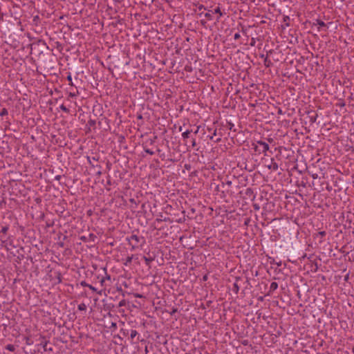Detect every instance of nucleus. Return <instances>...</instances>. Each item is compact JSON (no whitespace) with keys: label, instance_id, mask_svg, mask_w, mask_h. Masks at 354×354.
Returning <instances> with one entry per match:
<instances>
[{"label":"nucleus","instance_id":"f257e3e1","mask_svg":"<svg viewBox=\"0 0 354 354\" xmlns=\"http://www.w3.org/2000/svg\"><path fill=\"white\" fill-rule=\"evenodd\" d=\"M129 243L131 245V250H134L136 248L142 246L145 243V240L143 236H139L137 234H131L129 237L127 238Z\"/></svg>","mask_w":354,"mask_h":354},{"label":"nucleus","instance_id":"f03ea898","mask_svg":"<svg viewBox=\"0 0 354 354\" xmlns=\"http://www.w3.org/2000/svg\"><path fill=\"white\" fill-rule=\"evenodd\" d=\"M103 272L104 273L105 276L102 275L101 277H97V279H100V283L101 286H109L111 284V277L109 274L106 273V269L103 268L102 269Z\"/></svg>","mask_w":354,"mask_h":354},{"label":"nucleus","instance_id":"7ed1b4c3","mask_svg":"<svg viewBox=\"0 0 354 354\" xmlns=\"http://www.w3.org/2000/svg\"><path fill=\"white\" fill-rule=\"evenodd\" d=\"M132 343H136L139 341L140 335L137 330L131 328L130 331L129 337L128 338Z\"/></svg>","mask_w":354,"mask_h":354},{"label":"nucleus","instance_id":"20e7f679","mask_svg":"<svg viewBox=\"0 0 354 354\" xmlns=\"http://www.w3.org/2000/svg\"><path fill=\"white\" fill-rule=\"evenodd\" d=\"M244 194H245L244 198L250 199L252 201H254L255 194H254V191L252 188H250V187L247 188L244 192Z\"/></svg>","mask_w":354,"mask_h":354},{"label":"nucleus","instance_id":"39448f33","mask_svg":"<svg viewBox=\"0 0 354 354\" xmlns=\"http://www.w3.org/2000/svg\"><path fill=\"white\" fill-rule=\"evenodd\" d=\"M257 144L259 145V147L261 149V151L266 156V152L269 150V145L264 141L258 140L257 141Z\"/></svg>","mask_w":354,"mask_h":354},{"label":"nucleus","instance_id":"423d86ee","mask_svg":"<svg viewBox=\"0 0 354 354\" xmlns=\"http://www.w3.org/2000/svg\"><path fill=\"white\" fill-rule=\"evenodd\" d=\"M131 328H130L127 326H124V327H122L120 331V337H128L129 338Z\"/></svg>","mask_w":354,"mask_h":354},{"label":"nucleus","instance_id":"0eeeda50","mask_svg":"<svg viewBox=\"0 0 354 354\" xmlns=\"http://www.w3.org/2000/svg\"><path fill=\"white\" fill-rule=\"evenodd\" d=\"M97 236L94 234H89L88 236H82L80 237V240H82L84 242L87 241H93L94 242Z\"/></svg>","mask_w":354,"mask_h":354},{"label":"nucleus","instance_id":"6e6552de","mask_svg":"<svg viewBox=\"0 0 354 354\" xmlns=\"http://www.w3.org/2000/svg\"><path fill=\"white\" fill-rule=\"evenodd\" d=\"M241 281L240 277H236L235 282L233 284V286L232 288V290L235 293L237 294L239 291V281Z\"/></svg>","mask_w":354,"mask_h":354},{"label":"nucleus","instance_id":"1a4fd4ad","mask_svg":"<svg viewBox=\"0 0 354 354\" xmlns=\"http://www.w3.org/2000/svg\"><path fill=\"white\" fill-rule=\"evenodd\" d=\"M272 53V50H269L268 53H267V55L264 58V60H263V64H264V66L266 67V68H269L270 66H272V62L270 61V59H268V54L269 53Z\"/></svg>","mask_w":354,"mask_h":354},{"label":"nucleus","instance_id":"9d476101","mask_svg":"<svg viewBox=\"0 0 354 354\" xmlns=\"http://www.w3.org/2000/svg\"><path fill=\"white\" fill-rule=\"evenodd\" d=\"M42 348H43V351L45 352V351H52V344L50 343H48V342H41L40 345H39Z\"/></svg>","mask_w":354,"mask_h":354},{"label":"nucleus","instance_id":"9b49d317","mask_svg":"<svg viewBox=\"0 0 354 354\" xmlns=\"http://www.w3.org/2000/svg\"><path fill=\"white\" fill-rule=\"evenodd\" d=\"M67 239V236L60 234L58 237L59 241L57 242V245L61 248H64L65 246L64 241Z\"/></svg>","mask_w":354,"mask_h":354},{"label":"nucleus","instance_id":"f8f14e48","mask_svg":"<svg viewBox=\"0 0 354 354\" xmlns=\"http://www.w3.org/2000/svg\"><path fill=\"white\" fill-rule=\"evenodd\" d=\"M308 114L309 115L310 122H315L317 118V113L314 111H310L308 112Z\"/></svg>","mask_w":354,"mask_h":354},{"label":"nucleus","instance_id":"ddd939ff","mask_svg":"<svg viewBox=\"0 0 354 354\" xmlns=\"http://www.w3.org/2000/svg\"><path fill=\"white\" fill-rule=\"evenodd\" d=\"M216 129H214L213 133L211 136H209V139L214 142H219L221 140V137L216 138Z\"/></svg>","mask_w":354,"mask_h":354},{"label":"nucleus","instance_id":"4468645a","mask_svg":"<svg viewBox=\"0 0 354 354\" xmlns=\"http://www.w3.org/2000/svg\"><path fill=\"white\" fill-rule=\"evenodd\" d=\"M278 288V283L277 282H272L270 286L269 292H268L267 295H270L272 294V292L276 290Z\"/></svg>","mask_w":354,"mask_h":354},{"label":"nucleus","instance_id":"2eb2a0df","mask_svg":"<svg viewBox=\"0 0 354 354\" xmlns=\"http://www.w3.org/2000/svg\"><path fill=\"white\" fill-rule=\"evenodd\" d=\"M270 169L277 171L279 168L278 164L274 160L273 158L271 160V164L268 166Z\"/></svg>","mask_w":354,"mask_h":354},{"label":"nucleus","instance_id":"dca6fc26","mask_svg":"<svg viewBox=\"0 0 354 354\" xmlns=\"http://www.w3.org/2000/svg\"><path fill=\"white\" fill-rule=\"evenodd\" d=\"M214 13L218 15V16L216 19V21L217 22H218L219 20H220L221 17H222L223 15V13L221 12V8H220L219 6H218L217 8H216L214 9Z\"/></svg>","mask_w":354,"mask_h":354},{"label":"nucleus","instance_id":"f3484780","mask_svg":"<svg viewBox=\"0 0 354 354\" xmlns=\"http://www.w3.org/2000/svg\"><path fill=\"white\" fill-rule=\"evenodd\" d=\"M143 259L145 260V264L148 266V267H151V263L154 261V257H145L144 256L143 257Z\"/></svg>","mask_w":354,"mask_h":354},{"label":"nucleus","instance_id":"a211bd4d","mask_svg":"<svg viewBox=\"0 0 354 354\" xmlns=\"http://www.w3.org/2000/svg\"><path fill=\"white\" fill-rule=\"evenodd\" d=\"M315 24L319 26V28H318L319 30H320V28H323V27L328 28L327 25L321 19H316Z\"/></svg>","mask_w":354,"mask_h":354},{"label":"nucleus","instance_id":"6ab92c4d","mask_svg":"<svg viewBox=\"0 0 354 354\" xmlns=\"http://www.w3.org/2000/svg\"><path fill=\"white\" fill-rule=\"evenodd\" d=\"M162 221H169V222H171L170 218L169 217H165L164 218H157L156 220H155V222L154 223L155 224H159Z\"/></svg>","mask_w":354,"mask_h":354},{"label":"nucleus","instance_id":"aec40b11","mask_svg":"<svg viewBox=\"0 0 354 354\" xmlns=\"http://www.w3.org/2000/svg\"><path fill=\"white\" fill-rule=\"evenodd\" d=\"M192 130H187L186 131L182 133V137L184 140L189 138L190 137V134L192 133Z\"/></svg>","mask_w":354,"mask_h":354},{"label":"nucleus","instance_id":"412c9836","mask_svg":"<svg viewBox=\"0 0 354 354\" xmlns=\"http://www.w3.org/2000/svg\"><path fill=\"white\" fill-rule=\"evenodd\" d=\"M290 17L288 16H284L283 19V22L285 24V26L288 27L290 26Z\"/></svg>","mask_w":354,"mask_h":354},{"label":"nucleus","instance_id":"4be33fe9","mask_svg":"<svg viewBox=\"0 0 354 354\" xmlns=\"http://www.w3.org/2000/svg\"><path fill=\"white\" fill-rule=\"evenodd\" d=\"M40 44H42L44 46H46V42L44 40L39 39V40H37V42H34L33 44H32L31 46H35V45L39 46Z\"/></svg>","mask_w":354,"mask_h":354},{"label":"nucleus","instance_id":"5701e85b","mask_svg":"<svg viewBox=\"0 0 354 354\" xmlns=\"http://www.w3.org/2000/svg\"><path fill=\"white\" fill-rule=\"evenodd\" d=\"M252 145L254 146L253 149L254 150L255 152H257L259 153H261L262 151H261V149L259 147V145H254V144H252Z\"/></svg>","mask_w":354,"mask_h":354},{"label":"nucleus","instance_id":"b1692460","mask_svg":"<svg viewBox=\"0 0 354 354\" xmlns=\"http://www.w3.org/2000/svg\"><path fill=\"white\" fill-rule=\"evenodd\" d=\"M6 348L10 352H14L15 350V346L12 344H8L6 346Z\"/></svg>","mask_w":354,"mask_h":354},{"label":"nucleus","instance_id":"393cba45","mask_svg":"<svg viewBox=\"0 0 354 354\" xmlns=\"http://www.w3.org/2000/svg\"><path fill=\"white\" fill-rule=\"evenodd\" d=\"M210 12H211L210 10H208V12H206V13H205V14H204L205 17L207 19H208V20H212V19H213V16H212V15L210 13Z\"/></svg>","mask_w":354,"mask_h":354},{"label":"nucleus","instance_id":"a878e982","mask_svg":"<svg viewBox=\"0 0 354 354\" xmlns=\"http://www.w3.org/2000/svg\"><path fill=\"white\" fill-rule=\"evenodd\" d=\"M132 259H133V255H131L130 257H127V258L125 260V262L124 263V265L128 266L129 264H130L132 262Z\"/></svg>","mask_w":354,"mask_h":354},{"label":"nucleus","instance_id":"bb28decb","mask_svg":"<svg viewBox=\"0 0 354 354\" xmlns=\"http://www.w3.org/2000/svg\"><path fill=\"white\" fill-rule=\"evenodd\" d=\"M78 310H86V306L85 305V304L84 303H82L78 305Z\"/></svg>","mask_w":354,"mask_h":354},{"label":"nucleus","instance_id":"cd10ccee","mask_svg":"<svg viewBox=\"0 0 354 354\" xmlns=\"http://www.w3.org/2000/svg\"><path fill=\"white\" fill-rule=\"evenodd\" d=\"M66 79H67V80H68V84H69L70 86H73V82H72V77H71V73H68V76H67Z\"/></svg>","mask_w":354,"mask_h":354},{"label":"nucleus","instance_id":"c85d7f7f","mask_svg":"<svg viewBox=\"0 0 354 354\" xmlns=\"http://www.w3.org/2000/svg\"><path fill=\"white\" fill-rule=\"evenodd\" d=\"M59 108L61 110H62L64 112L66 113H68L70 111L69 109L64 104H62Z\"/></svg>","mask_w":354,"mask_h":354},{"label":"nucleus","instance_id":"c756f323","mask_svg":"<svg viewBox=\"0 0 354 354\" xmlns=\"http://www.w3.org/2000/svg\"><path fill=\"white\" fill-rule=\"evenodd\" d=\"M95 124H96V122L95 120L90 119L88 121V124L89 125V127H94L95 126Z\"/></svg>","mask_w":354,"mask_h":354},{"label":"nucleus","instance_id":"7c9ffc66","mask_svg":"<svg viewBox=\"0 0 354 354\" xmlns=\"http://www.w3.org/2000/svg\"><path fill=\"white\" fill-rule=\"evenodd\" d=\"M8 113V110L6 108H3L0 112V116L7 115Z\"/></svg>","mask_w":354,"mask_h":354},{"label":"nucleus","instance_id":"2f4dec72","mask_svg":"<svg viewBox=\"0 0 354 354\" xmlns=\"http://www.w3.org/2000/svg\"><path fill=\"white\" fill-rule=\"evenodd\" d=\"M9 227L8 225H6V226H3L2 227L0 232L3 233V234H6L8 230Z\"/></svg>","mask_w":354,"mask_h":354},{"label":"nucleus","instance_id":"473e14b6","mask_svg":"<svg viewBox=\"0 0 354 354\" xmlns=\"http://www.w3.org/2000/svg\"><path fill=\"white\" fill-rule=\"evenodd\" d=\"M326 232L325 231H320L317 234V236H319L321 238H323L326 236Z\"/></svg>","mask_w":354,"mask_h":354},{"label":"nucleus","instance_id":"72a5a7b5","mask_svg":"<svg viewBox=\"0 0 354 354\" xmlns=\"http://www.w3.org/2000/svg\"><path fill=\"white\" fill-rule=\"evenodd\" d=\"M336 105L340 107H344L346 105V104L344 100H341L339 102H338Z\"/></svg>","mask_w":354,"mask_h":354},{"label":"nucleus","instance_id":"f704fd0d","mask_svg":"<svg viewBox=\"0 0 354 354\" xmlns=\"http://www.w3.org/2000/svg\"><path fill=\"white\" fill-rule=\"evenodd\" d=\"M144 150H145V151L147 153H148L149 155H153L154 154V152L153 151H151V149H147V148L144 147Z\"/></svg>","mask_w":354,"mask_h":354},{"label":"nucleus","instance_id":"c9c22d12","mask_svg":"<svg viewBox=\"0 0 354 354\" xmlns=\"http://www.w3.org/2000/svg\"><path fill=\"white\" fill-rule=\"evenodd\" d=\"M158 138L157 136H154L153 138L149 139V143L150 145H153V143L156 142V139Z\"/></svg>","mask_w":354,"mask_h":354},{"label":"nucleus","instance_id":"e433bc0d","mask_svg":"<svg viewBox=\"0 0 354 354\" xmlns=\"http://www.w3.org/2000/svg\"><path fill=\"white\" fill-rule=\"evenodd\" d=\"M234 127V124L231 122H227V128L230 130H232V128Z\"/></svg>","mask_w":354,"mask_h":354},{"label":"nucleus","instance_id":"4c0bfd02","mask_svg":"<svg viewBox=\"0 0 354 354\" xmlns=\"http://www.w3.org/2000/svg\"><path fill=\"white\" fill-rule=\"evenodd\" d=\"M57 280H58V283H61L62 282V274L60 272H57Z\"/></svg>","mask_w":354,"mask_h":354},{"label":"nucleus","instance_id":"58836bf2","mask_svg":"<svg viewBox=\"0 0 354 354\" xmlns=\"http://www.w3.org/2000/svg\"><path fill=\"white\" fill-rule=\"evenodd\" d=\"M126 304H127L126 300H125V299H122V300H121V301L119 302V305H118V306H119L120 307L124 306L126 305Z\"/></svg>","mask_w":354,"mask_h":354},{"label":"nucleus","instance_id":"ea45409f","mask_svg":"<svg viewBox=\"0 0 354 354\" xmlns=\"http://www.w3.org/2000/svg\"><path fill=\"white\" fill-rule=\"evenodd\" d=\"M198 11H202L203 10H207V8L203 5L200 4L198 6Z\"/></svg>","mask_w":354,"mask_h":354},{"label":"nucleus","instance_id":"a19ab883","mask_svg":"<svg viewBox=\"0 0 354 354\" xmlns=\"http://www.w3.org/2000/svg\"><path fill=\"white\" fill-rule=\"evenodd\" d=\"M185 216H184L183 218H180L179 219H178L176 221L178 223H184L185 221Z\"/></svg>","mask_w":354,"mask_h":354},{"label":"nucleus","instance_id":"79ce46f5","mask_svg":"<svg viewBox=\"0 0 354 354\" xmlns=\"http://www.w3.org/2000/svg\"><path fill=\"white\" fill-rule=\"evenodd\" d=\"M80 285L83 287H88L89 284L87 283L85 281H82L80 282Z\"/></svg>","mask_w":354,"mask_h":354},{"label":"nucleus","instance_id":"37998d69","mask_svg":"<svg viewBox=\"0 0 354 354\" xmlns=\"http://www.w3.org/2000/svg\"><path fill=\"white\" fill-rule=\"evenodd\" d=\"M178 311V309L176 308H173L171 311L169 313L171 315H174Z\"/></svg>","mask_w":354,"mask_h":354},{"label":"nucleus","instance_id":"c03bdc74","mask_svg":"<svg viewBox=\"0 0 354 354\" xmlns=\"http://www.w3.org/2000/svg\"><path fill=\"white\" fill-rule=\"evenodd\" d=\"M185 70L188 72H191L192 71V68L191 66H186L185 67Z\"/></svg>","mask_w":354,"mask_h":354},{"label":"nucleus","instance_id":"a18cd8bd","mask_svg":"<svg viewBox=\"0 0 354 354\" xmlns=\"http://www.w3.org/2000/svg\"><path fill=\"white\" fill-rule=\"evenodd\" d=\"M107 178H108V179H107V181H106V185H108V186H111V185H112V183H111V178H110V176H108Z\"/></svg>","mask_w":354,"mask_h":354},{"label":"nucleus","instance_id":"49530a36","mask_svg":"<svg viewBox=\"0 0 354 354\" xmlns=\"http://www.w3.org/2000/svg\"><path fill=\"white\" fill-rule=\"evenodd\" d=\"M240 37H241V35H240V34H239V32H236V33L234 35V39L235 40H238L239 39H240Z\"/></svg>","mask_w":354,"mask_h":354},{"label":"nucleus","instance_id":"de8ad7c7","mask_svg":"<svg viewBox=\"0 0 354 354\" xmlns=\"http://www.w3.org/2000/svg\"><path fill=\"white\" fill-rule=\"evenodd\" d=\"M88 288L93 292H97V288H95L94 286H93L92 285H90L88 286Z\"/></svg>","mask_w":354,"mask_h":354},{"label":"nucleus","instance_id":"09e8293b","mask_svg":"<svg viewBox=\"0 0 354 354\" xmlns=\"http://www.w3.org/2000/svg\"><path fill=\"white\" fill-rule=\"evenodd\" d=\"M192 146L193 148H194L196 146V142L195 138H192Z\"/></svg>","mask_w":354,"mask_h":354},{"label":"nucleus","instance_id":"8fccbe9b","mask_svg":"<svg viewBox=\"0 0 354 354\" xmlns=\"http://www.w3.org/2000/svg\"><path fill=\"white\" fill-rule=\"evenodd\" d=\"M253 207H254V209L255 210H259L260 209L259 205L258 204H256V203L253 204Z\"/></svg>","mask_w":354,"mask_h":354},{"label":"nucleus","instance_id":"3c124183","mask_svg":"<svg viewBox=\"0 0 354 354\" xmlns=\"http://www.w3.org/2000/svg\"><path fill=\"white\" fill-rule=\"evenodd\" d=\"M201 24L204 26V27H206V21L204 20V19H202L201 20Z\"/></svg>","mask_w":354,"mask_h":354},{"label":"nucleus","instance_id":"603ef678","mask_svg":"<svg viewBox=\"0 0 354 354\" xmlns=\"http://www.w3.org/2000/svg\"><path fill=\"white\" fill-rule=\"evenodd\" d=\"M311 176L313 179H317L318 178V175L317 174H313Z\"/></svg>","mask_w":354,"mask_h":354},{"label":"nucleus","instance_id":"864d4df0","mask_svg":"<svg viewBox=\"0 0 354 354\" xmlns=\"http://www.w3.org/2000/svg\"><path fill=\"white\" fill-rule=\"evenodd\" d=\"M137 118L138 120H143V117H142V115L141 114L138 115Z\"/></svg>","mask_w":354,"mask_h":354},{"label":"nucleus","instance_id":"5fc2aeb1","mask_svg":"<svg viewBox=\"0 0 354 354\" xmlns=\"http://www.w3.org/2000/svg\"><path fill=\"white\" fill-rule=\"evenodd\" d=\"M61 178V176L60 175H58V176H56L55 179L57 180H59Z\"/></svg>","mask_w":354,"mask_h":354},{"label":"nucleus","instance_id":"6e6d98bb","mask_svg":"<svg viewBox=\"0 0 354 354\" xmlns=\"http://www.w3.org/2000/svg\"><path fill=\"white\" fill-rule=\"evenodd\" d=\"M226 184L228 185V186H230L232 185V182L231 181H227L226 182Z\"/></svg>","mask_w":354,"mask_h":354},{"label":"nucleus","instance_id":"4d7b16f0","mask_svg":"<svg viewBox=\"0 0 354 354\" xmlns=\"http://www.w3.org/2000/svg\"><path fill=\"white\" fill-rule=\"evenodd\" d=\"M203 281H206L207 279V275L203 276Z\"/></svg>","mask_w":354,"mask_h":354},{"label":"nucleus","instance_id":"13d9d810","mask_svg":"<svg viewBox=\"0 0 354 354\" xmlns=\"http://www.w3.org/2000/svg\"><path fill=\"white\" fill-rule=\"evenodd\" d=\"M240 25L242 26V32H243L244 34H246L245 30H244V27H243L241 24H240Z\"/></svg>","mask_w":354,"mask_h":354},{"label":"nucleus","instance_id":"bf43d9fd","mask_svg":"<svg viewBox=\"0 0 354 354\" xmlns=\"http://www.w3.org/2000/svg\"><path fill=\"white\" fill-rule=\"evenodd\" d=\"M118 290L119 292H123V290H122V288H118ZM122 295H124V293H122Z\"/></svg>","mask_w":354,"mask_h":354},{"label":"nucleus","instance_id":"052dcab7","mask_svg":"<svg viewBox=\"0 0 354 354\" xmlns=\"http://www.w3.org/2000/svg\"><path fill=\"white\" fill-rule=\"evenodd\" d=\"M96 174H97V176H100L102 174V172H101L100 171H98L96 173Z\"/></svg>","mask_w":354,"mask_h":354},{"label":"nucleus","instance_id":"680f3d73","mask_svg":"<svg viewBox=\"0 0 354 354\" xmlns=\"http://www.w3.org/2000/svg\"><path fill=\"white\" fill-rule=\"evenodd\" d=\"M70 96L71 97H75L76 95L75 93H70Z\"/></svg>","mask_w":354,"mask_h":354},{"label":"nucleus","instance_id":"e2e57ef3","mask_svg":"<svg viewBox=\"0 0 354 354\" xmlns=\"http://www.w3.org/2000/svg\"><path fill=\"white\" fill-rule=\"evenodd\" d=\"M130 202L131 203H136L135 199H133V198H131L130 199Z\"/></svg>","mask_w":354,"mask_h":354},{"label":"nucleus","instance_id":"0e129e2a","mask_svg":"<svg viewBox=\"0 0 354 354\" xmlns=\"http://www.w3.org/2000/svg\"><path fill=\"white\" fill-rule=\"evenodd\" d=\"M111 326H112V327H116V324H115V323L112 322V324H111Z\"/></svg>","mask_w":354,"mask_h":354},{"label":"nucleus","instance_id":"69168bd1","mask_svg":"<svg viewBox=\"0 0 354 354\" xmlns=\"http://www.w3.org/2000/svg\"><path fill=\"white\" fill-rule=\"evenodd\" d=\"M250 221V219H248L247 221H245V225H248V223H249Z\"/></svg>","mask_w":354,"mask_h":354},{"label":"nucleus","instance_id":"338daca9","mask_svg":"<svg viewBox=\"0 0 354 354\" xmlns=\"http://www.w3.org/2000/svg\"><path fill=\"white\" fill-rule=\"evenodd\" d=\"M265 57H266V56H265L263 54H262V55H260V57L263 58V59L265 58Z\"/></svg>","mask_w":354,"mask_h":354},{"label":"nucleus","instance_id":"774afa93","mask_svg":"<svg viewBox=\"0 0 354 354\" xmlns=\"http://www.w3.org/2000/svg\"><path fill=\"white\" fill-rule=\"evenodd\" d=\"M212 128H207V131L210 133L212 131Z\"/></svg>","mask_w":354,"mask_h":354}]
</instances>
